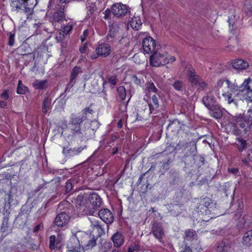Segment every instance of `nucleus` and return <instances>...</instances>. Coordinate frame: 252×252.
Here are the masks:
<instances>
[{"instance_id": "nucleus-1", "label": "nucleus", "mask_w": 252, "mask_h": 252, "mask_svg": "<svg viewBox=\"0 0 252 252\" xmlns=\"http://www.w3.org/2000/svg\"><path fill=\"white\" fill-rule=\"evenodd\" d=\"M94 111L90 107H86L81 111L80 115L72 114L66 128L62 132L67 138L77 137L82 138L86 135L85 130L81 128L82 123L87 120V115L93 114Z\"/></svg>"}, {"instance_id": "nucleus-2", "label": "nucleus", "mask_w": 252, "mask_h": 252, "mask_svg": "<svg viewBox=\"0 0 252 252\" xmlns=\"http://www.w3.org/2000/svg\"><path fill=\"white\" fill-rule=\"evenodd\" d=\"M176 60L174 56H169L167 52L163 51L161 48L156 50L150 56V64L154 67H160L166 64L174 62Z\"/></svg>"}, {"instance_id": "nucleus-3", "label": "nucleus", "mask_w": 252, "mask_h": 252, "mask_svg": "<svg viewBox=\"0 0 252 252\" xmlns=\"http://www.w3.org/2000/svg\"><path fill=\"white\" fill-rule=\"evenodd\" d=\"M252 82V79L249 78L245 79L243 83L240 86L241 89H239L237 95L240 99L247 100L252 101V90L250 89L249 84Z\"/></svg>"}, {"instance_id": "nucleus-4", "label": "nucleus", "mask_w": 252, "mask_h": 252, "mask_svg": "<svg viewBox=\"0 0 252 252\" xmlns=\"http://www.w3.org/2000/svg\"><path fill=\"white\" fill-rule=\"evenodd\" d=\"M95 53H93L89 58L92 60L97 59L99 57L106 58L111 53V47L107 43H99L95 50Z\"/></svg>"}, {"instance_id": "nucleus-5", "label": "nucleus", "mask_w": 252, "mask_h": 252, "mask_svg": "<svg viewBox=\"0 0 252 252\" xmlns=\"http://www.w3.org/2000/svg\"><path fill=\"white\" fill-rule=\"evenodd\" d=\"M143 51L147 54L154 53L157 49H160V45L156 44L155 40L151 37H145L142 41Z\"/></svg>"}, {"instance_id": "nucleus-6", "label": "nucleus", "mask_w": 252, "mask_h": 252, "mask_svg": "<svg viewBox=\"0 0 252 252\" xmlns=\"http://www.w3.org/2000/svg\"><path fill=\"white\" fill-rule=\"evenodd\" d=\"M235 121L237 126L246 130L248 127H251L252 126V116L250 114L244 116L240 115L235 117Z\"/></svg>"}, {"instance_id": "nucleus-7", "label": "nucleus", "mask_w": 252, "mask_h": 252, "mask_svg": "<svg viewBox=\"0 0 252 252\" xmlns=\"http://www.w3.org/2000/svg\"><path fill=\"white\" fill-rule=\"evenodd\" d=\"M213 204L212 200L209 198H204L199 203V205L196 207V211L200 212L202 214L208 215L210 214V210Z\"/></svg>"}, {"instance_id": "nucleus-8", "label": "nucleus", "mask_w": 252, "mask_h": 252, "mask_svg": "<svg viewBox=\"0 0 252 252\" xmlns=\"http://www.w3.org/2000/svg\"><path fill=\"white\" fill-rule=\"evenodd\" d=\"M112 14L117 18L124 17L127 14L128 8L126 5L122 3H116L111 6Z\"/></svg>"}, {"instance_id": "nucleus-9", "label": "nucleus", "mask_w": 252, "mask_h": 252, "mask_svg": "<svg viewBox=\"0 0 252 252\" xmlns=\"http://www.w3.org/2000/svg\"><path fill=\"white\" fill-rule=\"evenodd\" d=\"M70 220L69 215L66 213L63 212L57 215L54 221V224L59 227L66 226Z\"/></svg>"}, {"instance_id": "nucleus-10", "label": "nucleus", "mask_w": 252, "mask_h": 252, "mask_svg": "<svg viewBox=\"0 0 252 252\" xmlns=\"http://www.w3.org/2000/svg\"><path fill=\"white\" fill-rule=\"evenodd\" d=\"M67 248L69 252H84L83 248L81 247L79 240L75 236L70 238L67 244Z\"/></svg>"}, {"instance_id": "nucleus-11", "label": "nucleus", "mask_w": 252, "mask_h": 252, "mask_svg": "<svg viewBox=\"0 0 252 252\" xmlns=\"http://www.w3.org/2000/svg\"><path fill=\"white\" fill-rule=\"evenodd\" d=\"M63 20H65L64 7H61L59 10H57L50 17V21L52 23L53 25H55L57 23H61Z\"/></svg>"}, {"instance_id": "nucleus-12", "label": "nucleus", "mask_w": 252, "mask_h": 252, "mask_svg": "<svg viewBox=\"0 0 252 252\" xmlns=\"http://www.w3.org/2000/svg\"><path fill=\"white\" fill-rule=\"evenodd\" d=\"M98 216L106 223H111L113 221V215L108 209L100 210L98 212Z\"/></svg>"}, {"instance_id": "nucleus-13", "label": "nucleus", "mask_w": 252, "mask_h": 252, "mask_svg": "<svg viewBox=\"0 0 252 252\" xmlns=\"http://www.w3.org/2000/svg\"><path fill=\"white\" fill-rule=\"evenodd\" d=\"M152 233L154 236L159 240H161L164 235L162 226L157 222H155L152 228Z\"/></svg>"}, {"instance_id": "nucleus-14", "label": "nucleus", "mask_w": 252, "mask_h": 252, "mask_svg": "<svg viewBox=\"0 0 252 252\" xmlns=\"http://www.w3.org/2000/svg\"><path fill=\"white\" fill-rule=\"evenodd\" d=\"M89 200L94 208L100 207L102 204L101 198L95 193H93L89 195Z\"/></svg>"}, {"instance_id": "nucleus-15", "label": "nucleus", "mask_w": 252, "mask_h": 252, "mask_svg": "<svg viewBox=\"0 0 252 252\" xmlns=\"http://www.w3.org/2000/svg\"><path fill=\"white\" fill-rule=\"evenodd\" d=\"M111 240L113 242L114 247L117 248L121 247L124 243V237L123 234L119 232H117L114 234L112 236Z\"/></svg>"}, {"instance_id": "nucleus-16", "label": "nucleus", "mask_w": 252, "mask_h": 252, "mask_svg": "<svg viewBox=\"0 0 252 252\" xmlns=\"http://www.w3.org/2000/svg\"><path fill=\"white\" fill-rule=\"evenodd\" d=\"M85 147L86 146L84 147L70 148L69 149H67L64 147L63 150V153L66 156H73L80 153L85 148Z\"/></svg>"}, {"instance_id": "nucleus-17", "label": "nucleus", "mask_w": 252, "mask_h": 252, "mask_svg": "<svg viewBox=\"0 0 252 252\" xmlns=\"http://www.w3.org/2000/svg\"><path fill=\"white\" fill-rule=\"evenodd\" d=\"M188 76L189 81L195 85L200 79V77L196 74L195 70L193 68H189L188 70Z\"/></svg>"}, {"instance_id": "nucleus-18", "label": "nucleus", "mask_w": 252, "mask_h": 252, "mask_svg": "<svg viewBox=\"0 0 252 252\" xmlns=\"http://www.w3.org/2000/svg\"><path fill=\"white\" fill-rule=\"evenodd\" d=\"M248 66V63L241 59L235 60L232 63V66L236 69H245L247 68Z\"/></svg>"}, {"instance_id": "nucleus-19", "label": "nucleus", "mask_w": 252, "mask_h": 252, "mask_svg": "<svg viewBox=\"0 0 252 252\" xmlns=\"http://www.w3.org/2000/svg\"><path fill=\"white\" fill-rule=\"evenodd\" d=\"M242 243L246 246H252V229L247 231L244 234Z\"/></svg>"}, {"instance_id": "nucleus-20", "label": "nucleus", "mask_w": 252, "mask_h": 252, "mask_svg": "<svg viewBox=\"0 0 252 252\" xmlns=\"http://www.w3.org/2000/svg\"><path fill=\"white\" fill-rule=\"evenodd\" d=\"M148 105L150 109V113H153L155 109L159 107L158 99L157 96L155 94L152 96V102L148 103Z\"/></svg>"}, {"instance_id": "nucleus-21", "label": "nucleus", "mask_w": 252, "mask_h": 252, "mask_svg": "<svg viewBox=\"0 0 252 252\" xmlns=\"http://www.w3.org/2000/svg\"><path fill=\"white\" fill-rule=\"evenodd\" d=\"M202 101L209 109H212L213 106H215V98L211 95H207L204 96L203 98Z\"/></svg>"}, {"instance_id": "nucleus-22", "label": "nucleus", "mask_w": 252, "mask_h": 252, "mask_svg": "<svg viewBox=\"0 0 252 252\" xmlns=\"http://www.w3.org/2000/svg\"><path fill=\"white\" fill-rule=\"evenodd\" d=\"M52 99L48 96L44 97L42 105V112L46 113L49 110L52 108Z\"/></svg>"}, {"instance_id": "nucleus-23", "label": "nucleus", "mask_w": 252, "mask_h": 252, "mask_svg": "<svg viewBox=\"0 0 252 252\" xmlns=\"http://www.w3.org/2000/svg\"><path fill=\"white\" fill-rule=\"evenodd\" d=\"M84 200V197L82 195H78L77 197V203L80 201L79 203V209L80 211H82V213L85 215H88L91 213V211L89 209V207L86 205H84V203L83 204L81 203Z\"/></svg>"}, {"instance_id": "nucleus-24", "label": "nucleus", "mask_w": 252, "mask_h": 252, "mask_svg": "<svg viewBox=\"0 0 252 252\" xmlns=\"http://www.w3.org/2000/svg\"><path fill=\"white\" fill-rule=\"evenodd\" d=\"M230 247L226 245L224 242H220L216 244L215 250V252H228Z\"/></svg>"}, {"instance_id": "nucleus-25", "label": "nucleus", "mask_w": 252, "mask_h": 252, "mask_svg": "<svg viewBox=\"0 0 252 252\" xmlns=\"http://www.w3.org/2000/svg\"><path fill=\"white\" fill-rule=\"evenodd\" d=\"M142 24L139 16H134L130 21L131 27L135 30H138L141 26Z\"/></svg>"}, {"instance_id": "nucleus-26", "label": "nucleus", "mask_w": 252, "mask_h": 252, "mask_svg": "<svg viewBox=\"0 0 252 252\" xmlns=\"http://www.w3.org/2000/svg\"><path fill=\"white\" fill-rule=\"evenodd\" d=\"M226 83L227 84V87L228 88V90L227 92H230L231 93H235L236 92H238L239 88H241L240 87H239L237 84L234 83H231L229 80H225Z\"/></svg>"}, {"instance_id": "nucleus-27", "label": "nucleus", "mask_w": 252, "mask_h": 252, "mask_svg": "<svg viewBox=\"0 0 252 252\" xmlns=\"http://www.w3.org/2000/svg\"><path fill=\"white\" fill-rule=\"evenodd\" d=\"M211 115L216 119L220 118L222 115V110L218 106H214L212 109H210Z\"/></svg>"}, {"instance_id": "nucleus-28", "label": "nucleus", "mask_w": 252, "mask_h": 252, "mask_svg": "<svg viewBox=\"0 0 252 252\" xmlns=\"http://www.w3.org/2000/svg\"><path fill=\"white\" fill-rule=\"evenodd\" d=\"M32 85L35 89H44L47 87V81L46 80H36L33 82Z\"/></svg>"}, {"instance_id": "nucleus-29", "label": "nucleus", "mask_w": 252, "mask_h": 252, "mask_svg": "<svg viewBox=\"0 0 252 252\" xmlns=\"http://www.w3.org/2000/svg\"><path fill=\"white\" fill-rule=\"evenodd\" d=\"M24 5V0H15L11 3L12 9L15 11H18Z\"/></svg>"}, {"instance_id": "nucleus-30", "label": "nucleus", "mask_w": 252, "mask_h": 252, "mask_svg": "<svg viewBox=\"0 0 252 252\" xmlns=\"http://www.w3.org/2000/svg\"><path fill=\"white\" fill-rule=\"evenodd\" d=\"M145 91L146 94L150 93V92H153L157 93L158 90L155 87L154 84L153 82H148L145 85Z\"/></svg>"}, {"instance_id": "nucleus-31", "label": "nucleus", "mask_w": 252, "mask_h": 252, "mask_svg": "<svg viewBox=\"0 0 252 252\" xmlns=\"http://www.w3.org/2000/svg\"><path fill=\"white\" fill-rule=\"evenodd\" d=\"M28 88L24 85L22 83V81L21 80H19L18 85L17 88V93L18 94H26L28 91Z\"/></svg>"}, {"instance_id": "nucleus-32", "label": "nucleus", "mask_w": 252, "mask_h": 252, "mask_svg": "<svg viewBox=\"0 0 252 252\" xmlns=\"http://www.w3.org/2000/svg\"><path fill=\"white\" fill-rule=\"evenodd\" d=\"M118 96L122 100H124L126 96V90L124 86H120L117 89Z\"/></svg>"}, {"instance_id": "nucleus-33", "label": "nucleus", "mask_w": 252, "mask_h": 252, "mask_svg": "<svg viewBox=\"0 0 252 252\" xmlns=\"http://www.w3.org/2000/svg\"><path fill=\"white\" fill-rule=\"evenodd\" d=\"M232 93L223 91L222 96L224 98L225 100L227 101L229 104L234 102V99L232 98Z\"/></svg>"}, {"instance_id": "nucleus-34", "label": "nucleus", "mask_w": 252, "mask_h": 252, "mask_svg": "<svg viewBox=\"0 0 252 252\" xmlns=\"http://www.w3.org/2000/svg\"><path fill=\"white\" fill-rule=\"evenodd\" d=\"M96 238L94 235L92 238H90V239L89 240L88 243L85 246L86 249H91L94 247L96 244Z\"/></svg>"}, {"instance_id": "nucleus-35", "label": "nucleus", "mask_w": 252, "mask_h": 252, "mask_svg": "<svg viewBox=\"0 0 252 252\" xmlns=\"http://www.w3.org/2000/svg\"><path fill=\"white\" fill-rule=\"evenodd\" d=\"M247 158L242 159V162L245 165H248L250 162H252V149L248 151Z\"/></svg>"}, {"instance_id": "nucleus-36", "label": "nucleus", "mask_w": 252, "mask_h": 252, "mask_svg": "<svg viewBox=\"0 0 252 252\" xmlns=\"http://www.w3.org/2000/svg\"><path fill=\"white\" fill-rule=\"evenodd\" d=\"M112 248V244L110 242L105 241L102 244L101 251L102 252H108Z\"/></svg>"}, {"instance_id": "nucleus-37", "label": "nucleus", "mask_w": 252, "mask_h": 252, "mask_svg": "<svg viewBox=\"0 0 252 252\" xmlns=\"http://www.w3.org/2000/svg\"><path fill=\"white\" fill-rule=\"evenodd\" d=\"M81 72V68L78 66H75L73 68L70 77L73 79H76V77Z\"/></svg>"}, {"instance_id": "nucleus-38", "label": "nucleus", "mask_w": 252, "mask_h": 252, "mask_svg": "<svg viewBox=\"0 0 252 252\" xmlns=\"http://www.w3.org/2000/svg\"><path fill=\"white\" fill-rule=\"evenodd\" d=\"M116 33L113 31H110L106 36V39L108 42H113L116 37Z\"/></svg>"}, {"instance_id": "nucleus-39", "label": "nucleus", "mask_w": 252, "mask_h": 252, "mask_svg": "<svg viewBox=\"0 0 252 252\" xmlns=\"http://www.w3.org/2000/svg\"><path fill=\"white\" fill-rule=\"evenodd\" d=\"M72 29V25L71 24L68 23L66 25H65L62 27L61 31L67 35Z\"/></svg>"}, {"instance_id": "nucleus-40", "label": "nucleus", "mask_w": 252, "mask_h": 252, "mask_svg": "<svg viewBox=\"0 0 252 252\" xmlns=\"http://www.w3.org/2000/svg\"><path fill=\"white\" fill-rule=\"evenodd\" d=\"M237 141L240 144V147L238 150L240 152H242L246 147L247 143L246 140L241 137H239L237 139Z\"/></svg>"}, {"instance_id": "nucleus-41", "label": "nucleus", "mask_w": 252, "mask_h": 252, "mask_svg": "<svg viewBox=\"0 0 252 252\" xmlns=\"http://www.w3.org/2000/svg\"><path fill=\"white\" fill-rule=\"evenodd\" d=\"M173 86L176 90L182 91L184 87V84L182 81H176L173 84Z\"/></svg>"}, {"instance_id": "nucleus-42", "label": "nucleus", "mask_w": 252, "mask_h": 252, "mask_svg": "<svg viewBox=\"0 0 252 252\" xmlns=\"http://www.w3.org/2000/svg\"><path fill=\"white\" fill-rule=\"evenodd\" d=\"M36 0H24V5L30 6L32 8L37 4Z\"/></svg>"}, {"instance_id": "nucleus-43", "label": "nucleus", "mask_w": 252, "mask_h": 252, "mask_svg": "<svg viewBox=\"0 0 252 252\" xmlns=\"http://www.w3.org/2000/svg\"><path fill=\"white\" fill-rule=\"evenodd\" d=\"M117 76L116 75H112L108 77V81L110 84L112 88H114L117 84Z\"/></svg>"}, {"instance_id": "nucleus-44", "label": "nucleus", "mask_w": 252, "mask_h": 252, "mask_svg": "<svg viewBox=\"0 0 252 252\" xmlns=\"http://www.w3.org/2000/svg\"><path fill=\"white\" fill-rule=\"evenodd\" d=\"M66 36V35L60 30L56 36V39L58 42H60L62 41Z\"/></svg>"}, {"instance_id": "nucleus-45", "label": "nucleus", "mask_w": 252, "mask_h": 252, "mask_svg": "<svg viewBox=\"0 0 252 252\" xmlns=\"http://www.w3.org/2000/svg\"><path fill=\"white\" fill-rule=\"evenodd\" d=\"M243 225L245 227L249 226L252 223L251 217L249 215L245 216L243 218Z\"/></svg>"}, {"instance_id": "nucleus-46", "label": "nucleus", "mask_w": 252, "mask_h": 252, "mask_svg": "<svg viewBox=\"0 0 252 252\" xmlns=\"http://www.w3.org/2000/svg\"><path fill=\"white\" fill-rule=\"evenodd\" d=\"M195 85L198 86L199 89L204 90L207 86V84L203 79L200 78Z\"/></svg>"}, {"instance_id": "nucleus-47", "label": "nucleus", "mask_w": 252, "mask_h": 252, "mask_svg": "<svg viewBox=\"0 0 252 252\" xmlns=\"http://www.w3.org/2000/svg\"><path fill=\"white\" fill-rule=\"evenodd\" d=\"M140 249V245L139 244H134L131 245L128 250V252H134L135 251L139 252L138 250Z\"/></svg>"}, {"instance_id": "nucleus-48", "label": "nucleus", "mask_w": 252, "mask_h": 252, "mask_svg": "<svg viewBox=\"0 0 252 252\" xmlns=\"http://www.w3.org/2000/svg\"><path fill=\"white\" fill-rule=\"evenodd\" d=\"M75 82H76L75 79L70 77V81L67 84L64 92H66L68 89H71L74 86V85L75 84Z\"/></svg>"}, {"instance_id": "nucleus-49", "label": "nucleus", "mask_w": 252, "mask_h": 252, "mask_svg": "<svg viewBox=\"0 0 252 252\" xmlns=\"http://www.w3.org/2000/svg\"><path fill=\"white\" fill-rule=\"evenodd\" d=\"M73 186L72 183L71 182L70 180H69L67 181L66 182L65 189V192L66 193H69L71 191V189H72Z\"/></svg>"}, {"instance_id": "nucleus-50", "label": "nucleus", "mask_w": 252, "mask_h": 252, "mask_svg": "<svg viewBox=\"0 0 252 252\" xmlns=\"http://www.w3.org/2000/svg\"><path fill=\"white\" fill-rule=\"evenodd\" d=\"M55 7V0H49L47 5L48 11L54 9Z\"/></svg>"}, {"instance_id": "nucleus-51", "label": "nucleus", "mask_w": 252, "mask_h": 252, "mask_svg": "<svg viewBox=\"0 0 252 252\" xmlns=\"http://www.w3.org/2000/svg\"><path fill=\"white\" fill-rule=\"evenodd\" d=\"M132 80L136 85H140L142 83V79L137 75H133L132 77Z\"/></svg>"}, {"instance_id": "nucleus-52", "label": "nucleus", "mask_w": 252, "mask_h": 252, "mask_svg": "<svg viewBox=\"0 0 252 252\" xmlns=\"http://www.w3.org/2000/svg\"><path fill=\"white\" fill-rule=\"evenodd\" d=\"M235 21H236L235 16L232 15L230 17H228V22L229 23L230 28L231 27V26H232V28L233 27V26L235 23Z\"/></svg>"}, {"instance_id": "nucleus-53", "label": "nucleus", "mask_w": 252, "mask_h": 252, "mask_svg": "<svg viewBox=\"0 0 252 252\" xmlns=\"http://www.w3.org/2000/svg\"><path fill=\"white\" fill-rule=\"evenodd\" d=\"M91 227L92 228H93V231L95 230V228L97 227V226H99L100 224L98 221L97 220H95L94 219L93 220H91Z\"/></svg>"}, {"instance_id": "nucleus-54", "label": "nucleus", "mask_w": 252, "mask_h": 252, "mask_svg": "<svg viewBox=\"0 0 252 252\" xmlns=\"http://www.w3.org/2000/svg\"><path fill=\"white\" fill-rule=\"evenodd\" d=\"M24 9H23L24 12L27 14V15H30L32 13L33 8L28 6H26V5H23Z\"/></svg>"}, {"instance_id": "nucleus-55", "label": "nucleus", "mask_w": 252, "mask_h": 252, "mask_svg": "<svg viewBox=\"0 0 252 252\" xmlns=\"http://www.w3.org/2000/svg\"><path fill=\"white\" fill-rule=\"evenodd\" d=\"M95 230H96L97 232L98 237H100L102 235V234L104 233V229L100 225V224H99V226H97L96 228H95Z\"/></svg>"}, {"instance_id": "nucleus-56", "label": "nucleus", "mask_w": 252, "mask_h": 252, "mask_svg": "<svg viewBox=\"0 0 252 252\" xmlns=\"http://www.w3.org/2000/svg\"><path fill=\"white\" fill-rule=\"evenodd\" d=\"M55 236L54 235H52L50 237V247L51 249H54L55 247Z\"/></svg>"}, {"instance_id": "nucleus-57", "label": "nucleus", "mask_w": 252, "mask_h": 252, "mask_svg": "<svg viewBox=\"0 0 252 252\" xmlns=\"http://www.w3.org/2000/svg\"><path fill=\"white\" fill-rule=\"evenodd\" d=\"M186 237L188 239H191L194 236V233L191 230H188L185 232Z\"/></svg>"}, {"instance_id": "nucleus-58", "label": "nucleus", "mask_w": 252, "mask_h": 252, "mask_svg": "<svg viewBox=\"0 0 252 252\" xmlns=\"http://www.w3.org/2000/svg\"><path fill=\"white\" fill-rule=\"evenodd\" d=\"M112 13L111 12V9L110 10V9H108L107 8L106 10H105V11L103 12V14L104 15L103 18L105 19H108L110 16H111V13Z\"/></svg>"}, {"instance_id": "nucleus-59", "label": "nucleus", "mask_w": 252, "mask_h": 252, "mask_svg": "<svg viewBox=\"0 0 252 252\" xmlns=\"http://www.w3.org/2000/svg\"><path fill=\"white\" fill-rule=\"evenodd\" d=\"M89 33V31L88 30H85L84 31L83 35L81 36L80 39L81 41L83 42H84L86 39V37L88 36Z\"/></svg>"}, {"instance_id": "nucleus-60", "label": "nucleus", "mask_w": 252, "mask_h": 252, "mask_svg": "<svg viewBox=\"0 0 252 252\" xmlns=\"http://www.w3.org/2000/svg\"><path fill=\"white\" fill-rule=\"evenodd\" d=\"M88 49L87 43H84L79 49V51L81 53H85Z\"/></svg>"}, {"instance_id": "nucleus-61", "label": "nucleus", "mask_w": 252, "mask_h": 252, "mask_svg": "<svg viewBox=\"0 0 252 252\" xmlns=\"http://www.w3.org/2000/svg\"><path fill=\"white\" fill-rule=\"evenodd\" d=\"M14 42V35L11 33L10 34L8 38V44L10 46H13Z\"/></svg>"}, {"instance_id": "nucleus-62", "label": "nucleus", "mask_w": 252, "mask_h": 252, "mask_svg": "<svg viewBox=\"0 0 252 252\" xmlns=\"http://www.w3.org/2000/svg\"><path fill=\"white\" fill-rule=\"evenodd\" d=\"M228 171L230 173L233 174H237L239 172V169L237 168H228Z\"/></svg>"}, {"instance_id": "nucleus-63", "label": "nucleus", "mask_w": 252, "mask_h": 252, "mask_svg": "<svg viewBox=\"0 0 252 252\" xmlns=\"http://www.w3.org/2000/svg\"><path fill=\"white\" fill-rule=\"evenodd\" d=\"M1 97L4 98L5 100H7L9 98V94H8V91L5 90L1 94H0Z\"/></svg>"}, {"instance_id": "nucleus-64", "label": "nucleus", "mask_w": 252, "mask_h": 252, "mask_svg": "<svg viewBox=\"0 0 252 252\" xmlns=\"http://www.w3.org/2000/svg\"><path fill=\"white\" fill-rule=\"evenodd\" d=\"M224 81V80L222 79H220L218 80L216 85V87L218 89L220 88L222 86Z\"/></svg>"}]
</instances>
